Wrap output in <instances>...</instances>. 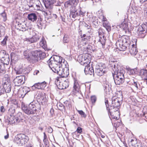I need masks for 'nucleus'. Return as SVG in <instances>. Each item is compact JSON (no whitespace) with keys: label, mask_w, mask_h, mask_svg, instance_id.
Masks as SVG:
<instances>
[{"label":"nucleus","mask_w":147,"mask_h":147,"mask_svg":"<svg viewBox=\"0 0 147 147\" xmlns=\"http://www.w3.org/2000/svg\"><path fill=\"white\" fill-rule=\"evenodd\" d=\"M106 71L105 66L100 63L97 65L95 70V73L98 76H101L103 75Z\"/></svg>","instance_id":"obj_9"},{"label":"nucleus","mask_w":147,"mask_h":147,"mask_svg":"<svg viewBox=\"0 0 147 147\" xmlns=\"http://www.w3.org/2000/svg\"><path fill=\"white\" fill-rule=\"evenodd\" d=\"M109 32L111 30V26H109V25H108L107 26H106L105 28Z\"/></svg>","instance_id":"obj_60"},{"label":"nucleus","mask_w":147,"mask_h":147,"mask_svg":"<svg viewBox=\"0 0 147 147\" xmlns=\"http://www.w3.org/2000/svg\"><path fill=\"white\" fill-rule=\"evenodd\" d=\"M63 61L64 62V59H63L61 57L55 55L52 56L47 62L54 72L59 75L60 77H66L67 75L65 74L64 69L62 67Z\"/></svg>","instance_id":"obj_1"},{"label":"nucleus","mask_w":147,"mask_h":147,"mask_svg":"<svg viewBox=\"0 0 147 147\" xmlns=\"http://www.w3.org/2000/svg\"><path fill=\"white\" fill-rule=\"evenodd\" d=\"M61 3L59 0H47L44 3V5L46 8L51 9L52 5L56 6L60 5Z\"/></svg>","instance_id":"obj_8"},{"label":"nucleus","mask_w":147,"mask_h":147,"mask_svg":"<svg viewBox=\"0 0 147 147\" xmlns=\"http://www.w3.org/2000/svg\"><path fill=\"white\" fill-rule=\"evenodd\" d=\"M40 99L41 100V103L42 105H45L46 102L47 101L46 97L45 96H41L40 97Z\"/></svg>","instance_id":"obj_38"},{"label":"nucleus","mask_w":147,"mask_h":147,"mask_svg":"<svg viewBox=\"0 0 147 147\" xmlns=\"http://www.w3.org/2000/svg\"><path fill=\"white\" fill-rule=\"evenodd\" d=\"M22 140L21 142L20 146H23L27 143L28 142L29 140L28 136L26 135L23 134L22 137Z\"/></svg>","instance_id":"obj_26"},{"label":"nucleus","mask_w":147,"mask_h":147,"mask_svg":"<svg viewBox=\"0 0 147 147\" xmlns=\"http://www.w3.org/2000/svg\"><path fill=\"white\" fill-rule=\"evenodd\" d=\"M99 39L98 41L100 42L102 46L104 45L106 41V37L105 36L103 35L99 36Z\"/></svg>","instance_id":"obj_32"},{"label":"nucleus","mask_w":147,"mask_h":147,"mask_svg":"<svg viewBox=\"0 0 147 147\" xmlns=\"http://www.w3.org/2000/svg\"><path fill=\"white\" fill-rule=\"evenodd\" d=\"M8 120L9 124H16L20 121V119L18 117L10 115V116L8 117Z\"/></svg>","instance_id":"obj_13"},{"label":"nucleus","mask_w":147,"mask_h":147,"mask_svg":"<svg viewBox=\"0 0 147 147\" xmlns=\"http://www.w3.org/2000/svg\"><path fill=\"white\" fill-rule=\"evenodd\" d=\"M84 71L86 74H90V75H92L93 74H94V70L93 67L91 66L90 67V65L86 66L84 68Z\"/></svg>","instance_id":"obj_20"},{"label":"nucleus","mask_w":147,"mask_h":147,"mask_svg":"<svg viewBox=\"0 0 147 147\" xmlns=\"http://www.w3.org/2000/svg\"><path fill=\"white\" fill-rule=\"evenodd\" d=\"M69 85V82L68 80H65L62 82H59L58 85L59 88L60 89H64L68 87Z\"/></svg>","instance_id":"obj_18"},{"label":"nucleus","mask_w":147,"mask_h":147,"mask_svg":"<svg viewBox=\"0 0 147 147\" xmlns=\"http://www.w3.org/2000/svg\"><path fill=\"white\" fill-rule=\"evenodd\" d=\"M40 105L37 100H34L28 106L22 104V108L26 114L28 115L34 114L40 110Z\"/></svg>","instance_id":"obj_3"},{"label":"nucleus","mask_w":147,"mask_h":147,"mask_svg":"<svg viewBox=\"0 0 147 147\" xmlns=\"http://www.w3.org/2000/svg\"><path fill=\"white\" fill-rule=\"evenodd\" d=\"M86 35L85 34L81 35V38H82V40L84 41H86L87 40V38H86Z\"/></svg>","instance_id":"obj_51"},{"label":"nucleus","mask_w":147,"mask_h":147,"mask_svg":"<svg viewBox=\"0 0 147 147\" xmlns=\"http://www.w3.org/2000/svg\"><path fill=\"white\" fill-rule=\"evenodd\" d=\"M5 33V28L4 27L0 25V37Z\"/></svg>","instance_id":"obj_40"},{"label":"nucleus","mask_w":147,"mask_h":147,"mask_svg":"<svg viewBox=\"0 0 147 147\" xmlns=\"http://www.w3.org/2000/svg\"><path fill=\"white\" fill-rule=\"evenodd\" d=\"M109 63L112 65V74L115 82L116 85H120L122 84L125 81V78L124 75V71L121 69L120 66L118 65L115 60H111L109 59Z\"/></svg>","instance_id":"obj_2"},{"label":"nucleus","mask_w":147,"mask_h":147,"mask_svg":"<svg viewBox=\"0 0 147 147\" xmlns=\"http://www.w3.org/2000/svg\"><path fill=\"white\" fill-rule=\"evenodd\" d=\"M4 64L3 63L0 62V76L3 75L5 73L6 71Z\"/></svg>","instance_id":"obj_27"},{"label":"nucleus","mask_w":147,"mask_h":147,"mask_svg":"<svg viewBox=\"0 0 147 147\" xmlns=\"http://www.w3.org/2000/svg\"><path fill=\"white\" fill-rule=\"evenodd\" d=\"M97 20V18L96 17L92 16V17L90 18V20L92 23L94 22Z\"/></svg>","instance_id":"obj_49"},{"label":"nucleus","mask_w":147,"mask_h":147,"mask_svg":"<svg viewBox=\"0 0 147 147\" xmlns=\"http://www.w3.org/2000/svg\"><path fill=\"white\" fill-rule=\"evenodd\" d=\"M1 15L3 18V20L4 21H5L7 19L6 16V14L4 11L3 12L0 14Z\"/></svg>","instance_id":"obj_44"},{"label":"nucleus","mask_w":147,"mask_h":147,"mask_svg":"<svg viewBox=\"0 0 147 147\" xmlns=\"http://www.w3.org/2000/svg\"><path fill=\"white\" fill-rule=\"evenodd\" d=\"M30 53H31V51L28 50L24 51L23 55L24 57V58L27 59H29L30 57Z\"/></svg>","instance_id":"obj_33"},{"label":"nucleus","mask_w":147,"mask_h":147,"mask_svg":"<svg viewBox=\"0 0 147 147\" xmlns=\"http://www.w3.org/2000/svg\"><path fill=\"white\" fill-rule=\"evenodd\" d=\"M16 73L17 74H20L22 73V69H19V70L16 71Z\"/></svg>","instance_id":"obj_55"},{"label":"nucleus","mask_w":147,"mask_h":147,"mask_svg":"<svg viewBox=\"0 0 147 147\" xmlns=\"http://www.w3.org/2000/svg\"><path fill=\"white\" fill-rule=\"evenodd\" d=\"M76 131L78 133H80L82 131V129L80 127H78L76 130Z\"/></svg>","instance_id":"obj_56"},{"label":"nucleus","mask_w":147,"mask_h":147,"mask_svg":"<svg viewBox=\"0 0 147 147\" xmlns=\"http://www.w3.org/2000/svg\"><path fill=\"white\" fill-rule=\"evenodd\" d=\"M74 85L72 93L77 96H80L81 95V92L80 90V86L77 79H74Z\"/></svg>","instance_id":"obj_7"},{"label":"nucleus","mask_w":147,"mask_h":147,"mask_svg":"<svg viewBox=\"0 0 147 147\" xmlns=\"http://www.w3.org/2000/svg\"><path fill=\"white\" fill-rule=\"evenodd\" d=\"M23 134H19L16 135L14 138L15 143L18 145L20 146Z\"/></svg>","instance_id":"obj_19"},{"label":"nucleus","mask_w":147,"mask_h":147,"mask_svg":"<svg viewBox=\"0 0 147 147\" xmlns=\"http://www.w3.org/2000/svg\"><path fill=\"white\" fill-rule=\"evenodd\" d=\"M37 24L38 28L40 29L45 28V24L43 22L41 18H40V20H38Z\"/></svg>","instance_id":"obj_30"},{"label":"nucleus","mask_w":147,"mask_h":147,"mask_svg":"<svg viewBox=\"0 0 147 147\" xmlns=\"http://www.w3.org/2000/svg\"><path fill=\"white\" fill-rule=\"evenodd\" d=\"M8 37L7 36H6L3 39V40L1 42V45L3 46H6L7 45V40Z\"/></svg>","instance_id":"obj_42"},{"label":"nucleus","mask_w":147,"mask_h":147,"mask_svg":"<svg viewBox=\"0 0 147 147\" xmlns=\"http://www.w3.org/2000/svg\"><path fill=\"white\" fill-rule=\"evenodd\" d=\"M40 50H38L31 51L32 56L30 60L33 63H36L39 60V55L40 54Z\"/></svg>","instance_id":"obj_12"},{"label":"nucleus","mask_w":147,"mask_h":147,"mask_svg":"<svg viewBox=\"0 0 147 147\" xmlns=\"http://www.w3.org/2000/svg\"><path fill=\"white\" fill-rule=\"evenodd\" d=\"M105 103L107 109L108 111L109 112V114L110 115L112 118V119H117V117L116 116H114L113 114V113H112V111H110L111 109L110 107H109V105L108 103V101L107 98H105Z\"/></svg>","instance_id":"obj_17"},{"label":"nucleus","mask_w":147,"mask_h":147,"mask_svg":"<svg viewBox=\"0 0 147 147\" xmlns=\"http://www.w3.org/2000/svg\"><path fill=\"white\" fill-rule=\"evenodd\" d=\"M43 142L45 144V145L46 147H49V142L48 139L46 140H43Z\"/></svg>","instance_id":"obj_48"},{"label":"nucleus","mask_w":147,"mask_h":147,"mask_svg":"<svg viewBox=\"0 0 147 147\" xmlns=\"http://www.w3.org/2000/svg\"><path fill=\"white\" fill-rule=\"evenodd\" d=\"M39 53H40V54H39V60H40V59H42L45 57V53L42 52L40 50Z\"/></svg>","instance_id":"obj_43"},{"label":"nucleus","mask_w":147,"mask_h":147,"mask_svg":"<svg viewBox=\"0 0 147 147\" xmlns=\"http://www.w3.org/2000/svg\"><path fill=\"white\" fill-rule=\"evenodd\" d=\"M0 58L2 63L6 65L9 64L10 61L9 55L5 51L2 50L0 51Z\"/></svg>","instance_id":"obj_6"},{"label":"nucleus","mask_w":147,"mask_h":147,"mask_svg":"<svg viewBox=\"0 0 147 147\" xmlns=\"http://www.w3.org/2000/svg\"><path fill=\"white\" fill-rule=\"evenodd\" d=\"M69 16L73 18L76 19L79 16L83 17L85 12L81 11V9H77L75 7H73L70 10Z\"/></svg>","instance_id":"obj_4"},{"label":"nucleus","mask_w":147,"mask_h":147,"mask_svg":"<svg viewBox=\"0 0 147 147\" xmlns=\"http://www.w3.org/2000/svg\"><path fill=\"white\" fill-rule=\"evenodd\" d=\"M53 130L52 128L51 127H49L47 128V131L48 133H51L53 132Z\"/></svg>","instance_id":"obj_57"},{"label":"nucleus","mask_w":147,"mask_h":147,"mask_svg":"<svg viewBox=\"0 0 147 147\" xmlns=\"http://www.w3.org/2000/svg\"><path fill=\"white\" fill-rule=\"evenodd\" d=\"M25 79L24 76L20 75L16 77L13 80V82L15 86H19L24 83Z\"/></svg>","instance_id":"obj_11"},{"label":"nucleus","mask_w":147,"mask_h":147,"mask_svg":"<svg viewBox=\"0 0 147 147\" xmlns=\"http://www.w3.org/2000/svg\"><path fill=\"white\" fill-rule=\"evenodd\" d=\"M118 41H117L115 44L116 46L117 47V48L120 51H124L127 49V45H126L125 43H123L122 42L121 44L120 43V45H118Z\"/></svg>","instance_id":"obj_21"},{"label":"nucleus","mask_w":147,"mask_h":147,"mask_svg":"<svg viewBox=\"0 0 147 147\" xmlns=\"http://www.w3.org/2000/svg\"><path fill=\"white\" fill-rule=\"evenodd\" d=\"M28 19L33 22H36L37 19V16L35 13H32L28 15Z\"/></svg>","instance_id":"obj_24"},{"label":"nucleus","mask_w":147,"mask_h":147,"mask_svg":"<svg viewBox=\"0 0 147 147\" xmlns=\"http://www.w3.org/2000/svg\"><path fill=\"white\" fill-rule=\"evenodd\" d=\"M139 74L142 78L145 80L147 83V70L144 69H141L140 71Z\"/></svg>","instance_id":"obj_23"},{"label":"nucleus","mask_w":147,"mask_h":147,"mask_svg":"<svg viewBox=\"0 0 147 147\" xmlns=\"http://www.w3.org/2000/svg\"><path fill=\"white\" fill-rule=\"evenodd\" d=\"M5 93V90L4 89L3 85H0V94H4Z\"/></svg>","instance_id":"obj_50"},{"label":"nucleus","mask_w":147,"mask_h":147,"mask_svg":"<svg viewBox=\"0 0 147 147\" xmlns=\"http://www.w3.org/2000/svg\"><path fill=\"white\" fill-rule=\"evenodd\" d=\"M123 100L122 96L121 95H120L119 97L118 95L117 96L113 97L112 98V105L110 106V108L112 109V107H119L122 103Z\"/></svg>","instance_id":"obj_5"},{"label":"nucleus","mask_w":147,"mask_h":147,"mask_svg":"<svg viewBox=\"0 0 147 147\" xmlns=\"http://www.w3.org/2000/svg\"><path fill=\"white\" fill-rule=\"evenodd\" d=\"M78 112L80 114L82 117H85L86 115L85 113L82 110H77Z\"/></svg>","instance_id":"obj_47"},{"label":"nucleus","mask_w":147,"mask_h":147,"mask_svg":"<svg viewBox=\"0 0 147 147\" xmlns=\"http://www.w3.org/2000/svg\"><path fill=\"white\" fill-rule=\"evenodd\" d=\"M119 107H112V110L111 109V108L110 107V109H111L110 111H111V110L112 111H113V115H114V116H116V117H117V119H115L117 120L119 119V117H118L119 116H118V115H119L120 114L119 111ZM112 113H113V112H112Z\"/></svg>","instance_id":"obj_22"},{"label":"nucleus","mask_w":147,"mask_h":147,"mask_svg":"<svg viewBox=\"0 0 147 147\" xmlns=\"http://www.w3.org/2000/svg\"><path fill=\"white\" fill-rule=\"evenodd\" d=\"M46 86V83L45 82H38L35 84L32 87V88L33 90L35 88L38 89H42Z\"/></svg>","instance_id":"obj_15"},{"label":"nucleus","mask_w":147,"mask_h":147,"mask_svg":"<svg viewBox=\"0 0 147 147\" xmlns=\"http://www.w3.org/2000/svg\"><path fill=\"white\" fill-rule=\"evenodd\" d=\"M133 147H146V146L140 144H137L134 146H133Z\"/></svg>","instance_id":"obj_54"},{"label":"nucleus","mask_w":147,"mask_h":147,"mask_svg":"<svg viewBox=\"0 0 147 147\" xmlns=\"http://www.w3.org/2000/svg\"><path fill=\"white\" fill-rule=\"evenodd\" d=\"M147 27L146 26L145 24H142V26H138L136 27V32H142V31H145V29H146Z\"/></svg>","instance_id":"obj_28"},{"label":"nucleus","mask_w":147,"mask_h":147,"mask_svg":"<svg viewBox=\"0 0 147 147\" xmlns=\"http://www.w3.org/2000/svg\"><path fill=\"white\" fill-rule=\"evenodd\" d=\"M0 111L2 112H4L5 111V109L3 106H1L0 107Z\"/></svg>","instance_id":"obj_59"},{"label":"nucleus","mask_w":147,"mask_h":147,"mask_svg":"<svg viewBox=\"0 0 147 147\" xmlns=\"http://www.w3.org/2000/svg\"><path fill=\"white\" fill-rule=\"evenodd\" d=\"M133 87L136 90H138L140 88V86L139 82H137L134 81L133 83H131Z\"/></svg>","instance_id":"obj_35"},{"label":"nucleus","mask_w":147,"mask_h":147,"mask_svg":"<svg viewBox=\"0 0 147 147\" xmlns=\"http://www.w3.org/2000/svg\"><path fill=\"white\" fill-rule=\"evenodd\" d=\"M129 53L133 56H135L137 54L138 51L136 47H130L129 50Z\"/></svg>","instance_id":"obj_29"},{"label":"nucleus","mask_w":147,"mask_h":147,"mask_svg":"<svg viewBox=\"0 0 147 147\" xmlns=\"http://www.w3.org/2000/svg\"><path fill=\"white\" fill-rule=\"evenodd\" d=\"M37 40V38L33 36L30 38H26L25 41H26L29 43L30 44L36 42Z\"/></svg>","instance_id":"obj_34"},{"label":"nucleus","mask_w":147,"mask_h":147,"mask_svg":"<svg viewBox=\"0 0 147 147\" xmlns=\"http://www.w3.org/2000/svg\"><path fill=\"white\" fill-rule=\"evenodd\" d=\"M89 58H88L87 56L85 55L84 57H82V60L80 62L81 65H83L85 67L88 66V65L90 63L89 61Z\"/></svg>","instance_id":"obj_16"},{"label":"nucleus","mask_w":147,"mask_h":147,"mask_svg":"<svg viewBox=\"0 0 147 147\" xmlns=\"http://www.w3.org/2000/svg\"><path fill=\"white\" fill-rule=\"evenodd\" d=\"M59 77H57V78H56V79L55 81V84L57 86H58V85H59V78H62L61 77H60V76L59 75Z\"/></svg>","instance_id":"obj_52"},{"label":"nucleus","mask_w":147,"mask_h":147,"mask_svg":"<svg viewBox=\"0 0 147 147\" xmlns=\"http://www.w3.org/2000/svg\"><path fill=\"white\" fill-rule=\"evenodd\" d=\"M93 30L91 28L90 29H89L88 30H87V32L88 33L90 34H92L93 32Z\"/></svg>","instance_id":"obj_58"},{"label":"nucleus","mask_w":147,"mask_h":147,"mask_svg":"<svg viewBox=\"0 0 147 147\" xmlns=\"http://www.w3.org/2000/svg\"><path fill=\"white\" fill-rule=\"evenodd\" d=\"M121 28L124 30H125V32L126 31V30L129 29V27L128 26V24L125 22H123L122 24H120L117 26V28Z\"/></svg>","instance_id":"obj_25"},{"label":"nucleus","mask_w":147,"mask_h":147,"mask_svg":"<svg viewBox=\"0 0 147 147\" xmlns=\"http://www.w3.org/2000/svg\"><path fill=\"white\" fill-rule=\"evenodd\" d=\"M66 3L71 6H75L77 4L76 0H69L66 2Z\"/></svg>","instance_id":"obj_36"},{"label":"nucleus","mask_w":147,"mask_h":147,"mask_svg":"<svg viewBox=\"0 0 147 147\" xmlns=\"http://www.w3.org/2000/svg\"><path fill=\"white\" fill-rule=\"evenodd\" d=\"M39 44L40 46L42 47L45 50L47 49V45L46 44V42L45 39L42 38Z\"/></svg>","instance_id":"obj_31"},{"label":"nucleus","mask_w":147,"mask_h":147,"mask_svg":"<svg viewBox=\"0 0 147 147\" xmlns=\"http://www.w3.org/2000/svg\"><path fill=\"white\" fill-rule=\"evenodd\" d=\"M146 31H142V32H136V33L138 35L139 37L141 38H144L145 35Z\"/></svg>","instance_id":"obj_41"},{"label":"nucleus","mask_w":147,"mask_h":147,"mask_svg":"<svg viewBox=\"0 0 147 147\" xmlns=\"http://www.w3.org/2000/svg\"><path fill=\"white\" fill-rule=\"evenodd\" d=\"M50 112L51 115H53L54 114V109H51Z\"/></svg>","instance_id":"obj_64"},{"label":"nucleus","mask_w":147,"mask_h":147,"mask_svg":"<svg viewBox=\"0 0 147 147\" xmlns=\"http://www.w3.org/2000/svg\"><path fill=\"white\" fill-rule=\"evenodd\" d=\"M136 20L134 21V23L135 24H136V25H139V22H138L137 21L139 20V18H136Z\"/></svg>","instance_id":"obj_61"},{"label":"nucleus","mask_w":147,"mask_h":147,"mask_svg":"<svg viewBox=\"0 0 147 147\" xmlns=\"http://www.w3.org/2000/svg\"><path fill=\"white\" fill-rule=\"evenodd\" d=\"M64 104L67 109H70L72 105L70 101L66 100L64 102Z\"/></svg>","instance_id":"obj_39"},{"label":"nucleus","mask_w":147,"mask_h":147,"mask_svg":"<svg viewBox=\"0 0 147 147\" xmlns=\"http://www.w3.org/2000/svg\"><path fill=\"white\" fill-rule=\"evenodd\" d=\"M63 42L64 43H67L68 41V40H67V38L66 37H65V36L63 38Z\"/></svg>","instance_id":"obj_62"},{"label":"nucleus","mask_w":147,"mask_h":147,"mask_svg":"<svg viewBox=\"0 0 147 147\" xmlns=\"http://www.w3.org/2000/svg\"><path fill=\"white\" fill-rule=\"evenodd\" d=\"M36 2L38 3H40L38 0H31L30 1V4L32 3L34 4V3H35Z\"/></svg>","instance_id":"obj_53"},{"label":"nucleus","mask_w":147,"mask_h":147,"mask_svg":"<svg viewBox=\"0 0 147 147\" xmlns=\"http://www.w3.org/2000/svg\"><path fill=\"white\" fill-rule=\"evenodd\" d=\"M98 35L99 36H102L104 34L103 30L101 28H99L98 30Z\"/></svg>","instance_id":"obj_45"},{"label":"nucleus","mask_w":147,"mask_h":147,"mask_svg":"<svg viewBox=\"0 0 147 147\" xmlns=\"http://www.w3.org/2000/svg\"><path fill=\"white\" fill-rule=\"evenodd\" d=\"M91 100L92 104L94 103L96 100V98L95 96H92L91 97Z\"/></svg>","instance_id":"obj_46"},{"label":"nucleus","mask_w":147,"mask_h":147,"mask_svg":"<svg viewBox=\"0 0 147 147\" xmlns=\"http://www.w3.org/2000/svg\"><path fill=\"white\" fill-rule=\"evenodd\" d=\"M128 72L129 74L131 75H133L137 73V69L136 68H134V69H131L130 68H128Z\"/></svg>","instance_id":"obj_37"},{"label":"nucleus","mask_w":147,"mask_h":147,"mask_svg":"<svg viewBox=\"0 0 147 147\" xmlns=\"http://www.w3.org/2000/svg\"><path fill=\"white\" fill-rule=\"evenodd\" d=\"M129 37L128 36L126 35L122 36L121 37L119 38L117 40L118 41V45H120V43L121 44V43L122 42L123 43H125L126 45H128V43L129 42Z\"/></svg>","instance_id":"obj_14"},{"label":"nucleus","mask_w":147,"mask_h":147,"mask_svg":"<svg viewBox=\"0 0 147 147\" xmlns=\"http://www.w3.org/2000/svg\"><path fill=\"white\" fill-rule=\"evenodd\" d=\"M3 85L5 92L9 93L10 92L11 87V83L8 79H7L5 78L3 79Z\"/></svg>","instance_id":"obj_10"},{"label":"nucleus","mask_w":147,"mask_h":147,"mask_svg":"<svg viewBox=\"0 0 147 147\" xmlns=\"http://www.w3.org/2000/svg\"><path fill=\"white\" fill-rule=\"evenodd\" d=\"M30 7H32L34 8H35V4L34 3V4H32V3L29 4V5H28Z\"/></svg>","instance_id":"obj_63"}]
</instances>
